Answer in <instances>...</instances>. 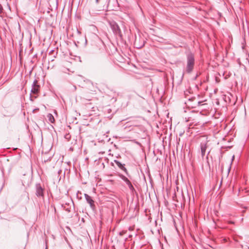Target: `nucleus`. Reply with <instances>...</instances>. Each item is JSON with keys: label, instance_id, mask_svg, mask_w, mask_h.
I'll return each mask as SVG.
<instances>
[{"label": "nucleus", "instance_id": "nucleus-1", "mask_svg": "<svg viewBox=\"0 0 249 249\" xmlns=\"http://www.w3.org/2000/svg\"><path fill=\"white\" fill-rule=\"evenodd\" d=\"M195 66V56L192 53L187 54V65L186 72L190 73L193 70Z\"/></svg>", "mask_w": 249, "mask_h": 249}, {"label": "nucleus", "instance_id": "nucleus-2", "mask_svg": "<svg viewBox=\"0 0 249 249\" xmlns=\"http://www.w3.org/2000/svg\"><path fill=\"white\" fill-rule=\"evenodd\" d=\"M109 24L114 34L121 36V30L117 23L114 21H110Z\"/></svg>", "mask_w": 249, "mask_h": 249}, {"label": "nucleus", "instance_id": "nucleus-3", "mask_svg": "<svg viewBox=\"0 0 249 249\" xmlns=\"http://www.w3.org/2000/svg\"><path fill=\"white\" fill-rule=\"evenodd\" d=\"M202 138L204 139L200 143L201 156L202 158H203L206 153V150L208 146L207 143L208 141H207V139L204 136L202 137Z\"/></svg>", "mask_w": 249, "mask_h": 249}, {"label": "nucleus", "instance_id": "nucleus-4", "mask_svg": "<svg viewBox=\"0 0 249 249\" xmlns=\"http://www.w3.org/2000/svg\"><path fill=\"white\" fill-rule=\"evenodd\" d=\"M40 86L37 84V80L35 79L32 84V88L31 90L32 93L34 94H37L39 91Z\"/></svg>", "mask_w": 249, "mask_h": 249}, {"label": "nucleus", "instance_id": "nucleus-5", "mask_svg": "<svg viewBox=\"0 0 249 249\" xmlns=\"http://www.w3.org/2000/svg\"><path fill=\"white\" fill-rule=\"evenodd\" d=\"M120 177L126 183V184L128 185L129 187V189H130L132 193H133L134 191H135V190L134 187L133 186L132 184H131V182L126 177L123 175H120Z\"/></svg>", "mask_w": 249, "mask_h": 249}, {"label": "nucleus", "instance_id": "nucleus-6", "mask_svg": "<svg viewBox=\"0 0 249 249\" xmlns=\"http://www.w3.org/2000/svg\"><path fill=\"white\" fill-rule=\"evenodd\" d=\"M36 195L37 197L44 198V189L39 184L36 185Z\"/></svg>", "mask_w": 249, "mask_h": 249}, {"label": "nucleus", "instance_id": "nucleus-7", "mask_svg": "<svg viewBox=\"0 0 249 249\" xmlns=\"http://www.w3.org/2000/svg\"><path fill=\"white\" fill-rule=\"evenodd\" d=\"M85 197L87 202L89 204L90 208L92 210H94L95 207L94 200L92 199L91 196L87 194H85Z\"/></svg>", "mask_w": 249, "mask_h": 249}, {"label": "nucleus", "instance_id": "nucleus-8", "mask_svg": "<svg viewBox=\"0 0 249 249\" xmlns=\"http://www.w3.org/2000/svg\"><path fill=\"white\" fill-rule=\"evenodd\" d=\"M114 162L116 163V164L117 165V166L123 171H124L125 173L127 174V169L124 167V164H122L120 161L115 160Z\"/></svg>", "mask_w": 249, "mask_h": 249}, {"label": "nucleus", "instance_id": "nucleus-9", "mask_svg": "<svg viewBox=\"0 0 249 249\" xmlns=\"http://www.w3.org/2000/svg\"><path fill=\"white\" fill-rule=\"evenodd\" d=\"M47 118L50 123H53L54 122L55 120H54V117L53 116V115L52 114L49 113L47 115Z\"/></svg>", "mask_w": 249, "mask_h": 249}, {"label": "nucleus", "instance_id": "nucleus-10", "mask_svg": "<svg viewBox=\"0 0 249 249\" xmlns=\"http://www.w3.org/2000/svg\"><path fill=\"white\" fill-rule=\"evenodd\" d=\"M30 100L31 101H33V100L32 99V98H37V96H32L31 94H30Z\"/></svg>", "mask_w": 249, "mask_h": 249}, {"label": "nucleus", "instance_id": "nucleus-11", "mask_svg": "<svg viewBox=\"0 0 249 249\" xmlns=\"http://www.w3.org/2000/svg\"><path fill=\"white\" fill-rule=\"evenodd\" d=\"M3 12V8L1 5L0 4V14H1Z\"/></svg>", "mask_w": 249, "mask_h": 249}, {"label": "nucleus", "instance_id": "nucleus-12", "mask_svg": "<svg viewBox=\"0 0 249 249\" xmlns=\"http://www.w3.org/2000/svg\"><path fill=\"white\" fill-rule=\"evenodd\" d=\"M143 45H142V46H136L137 48H141V47H142L143 46Z\"/></svg>", "mask_w": 249, "mask_h": 249}, {"label": "nucleus", "instance_id": "nucleus-13", "mask_svg": "<svg viewBox=\"0 0 249 249\" xmlns=\"http://www.w3.org/2000/svg\"><path fill=\"white\" fill-rule=\"evenodd\" d=\"M198 74H196V76L195 79H196L197 78V77H198Z\"/></svg>", "mask_w": 249, "mask_h": 249}, {"label": "nucleus", "instance_id": "nucleus-14", "mask_svg": "<svg viewBox=\"0 0 249 249\" xmlns=\"http://www.w3.org/2000/svg\"><path fill=\"white\" fill-rule=\"evenodd\" d=\"M229 223H231V224H233L234 223V222H232V221H230Z\"/></svg>", "mask_w": 249, "mask_h": 249}, {"label": "nucleus", "instance_id": "nucleus-15", "mask_svg": "<svg viewBox=\"0 0 249 249\" xmlns=\"http://www.w3.org/2000/svg\"><path fill=\"white\" fill-rule=\"evenodd\" d=\"M123 233L124 232L123 231L122 232H120V234L121 235H122L123 234Z\"/></svg>", "mask_w": 249, "mask_h": 249}, {"label": "nucleus", "instance_id": "nucleus-16", "mask_svg": "<svg viewBox=\"0 0 249 249\" xmlns=\"http://www.w3.org/2000/svg\"><path fill=\"white\" fill-rule=\"evenodd\" d=\"M99 0H96V2L98 3L99 2Z\"/></svg>", "mask_w": 249, "mask_h": 249}, {"label": "nucleus", "instance_id": "nucleus-17", "mask_svg": "<svg viewBox=\"0 0 249 249\" xmlns=\"http://www.w3.org/2000/svg\"><path fill=\"white\" fill-rule=\"evenodd\" d=\"M54 51L53 50H52L49 53H53Z\"/></svg>", "mask_w": 249, "mask_h": 249}, {"label": "nucleus", "instance_id": "nucleus-18", "mask_svg": "<svg viewBox=\"0 0 249 249\" xmlns=\"http://www.w3.org/2000/svg\"><path fill=\"white\" fill-rule=\"evenodd\" d=\"M230 169L231 168H229V169H228V173H229L230 171Z\"/></svg>", "mask_w": 249, "mask_h": 249}, {"label": "nucleus", "instance_id": "nucleus-19", "mask_svg": "<svg viewBox=\"0 0 249 249\" xmlns=\"http://www.w3.org/2000/svg\"><path fill=\"white\" fill-rule=\"evenodd\" d=\"M197 103H198V104H200V102H198Z\"/></svg>", "mask_w": 249, "mask_h": 249}, {"label": "nucleus", "instance_id": "nucleus-20", "mask_svg": "<svg viewBox=\"0 0 249 249\" xmlns=\"http://www.w3.org/2000/svg\"><path fill=\"white\" fill-rule=\"evenodd\" d=\"M135 45H136V41L135 42Z\"/></svg>", "mask_w": 249, "mask_h": 249}]
</instances>
